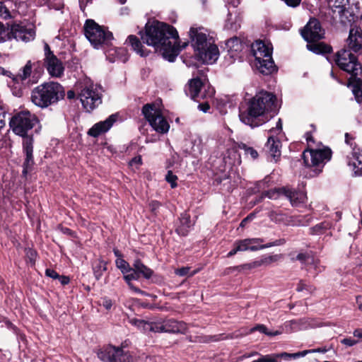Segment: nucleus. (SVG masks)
<instances>
[{"instance_id":"obj_1","label":"nucleus","mask_w":362,"mask_h":362,"mask_svg":"<svg viewBox=\"0 0 362 362\" xmlns=\"http://www.w3.org/2000/svg\"><path fill=\"white\" fill-rule=\"evenodd\" d=\"M144 42L155 47L164 59L173 62L179 54L178 33L171 25L153 21L148 22L141 35Z\"/></svg>"},{"instance_id":"obj_2","label":"nucleus","mask_w":362,"mask_h":362,"mask_svg":"<svg viewBox=\"0 0 362 362\" xmlns=\"http://www.w3.org/2000/svg\"><path fill=\"white\" fill-rule=\"evenodd\" d=\"M276 100L274 95L267 91L257 93L247 103L246 110L240 112V121L251 127L262 125L268 120L266 114L275 110Z\"/></svg>"},{"instance_id":"obj_3","label":"nucleus","mask_w":362,"mask_h":362,"mask_svg":"<svg viewBox=\"0 0 362 362\" xmlns=\"http://www.w3.org/2000/svg\"><path fill=\"white\" fill-rule=\"evenodd\" d=\"M65 95L64 88L57 82L44 83L35 88L31 93V100L37 106L45 108L57 103Z\"/></svg>"},{"instance_id":"obj_4","label":"nucleus","mask_w":362,"mask_h":362,"mask_svg":"<svg viewBox=\"0 0 362 362\" xmlns=\"http://www.w3.org/2000/svg\"><path fill=\"white\" fill-rule=\"evenodd\" d=\"M303 39L308 43V50L315 54H326L332 52V47L323 42H315L324 37L325 31L322 28L320 21L316 18H310L303 29L300 31Z\"/></svg>"},{"instance_id":"obj_5","label":"nucleus","mask_w":362,"mask_h":362,"mask_svg":"<svg viewBox=\"0 0 362 362\" xmlns=\"http://www.w3.org/2000/svg\"><path fill=\"white\" fill-rule=\"evenodd\" d=\"M252 52L255 59V65L263 74L268 75L276 70L274 62L272 57V48L270 45L258 40L251 47Z\"/></svg>"},{"instance_id":"obj_6","label":"nucleus","mask_w":362,"mask_h":362,"mask_svg":"<svg viewBox=\"0 0 362 362\" xmlns=\"http://www.w3.org/2000/svg\"><path fill=\"white\" fill-rule=\"evenodd\" d=\"M84 33L90 44L96 49H99L104 45H109L113 40L111 32L91 19L86 21Z\"/></svg>"},{"instance_id":"obj_7","label":"nucleus","mask_w":362,"mask_h":362,"mask_svg":"<svg viewBox=\"0 0 362 362\" xmlns=\"http://www.w3.org/2000/svg\"><path fill=\"white\" fill-rule=\"evenodd\" d=\"M103 88L90 81H85L81 87L78 98L84 109L90 112L102 103Z\"/></svg>"},{"instance_id":"obj_8","label":"nucleus","mask_w":362,"mask_h":362,"mask_svg":"<svg viewBox=\"0 0 362 362\" xmlns=\"http://www.w3.org/2000/svg\"><path fill=\"white\" fill-rule=\"evenodd\" d=\"M37 117L29 111H21L16 114L10 121V127L13 132L23 139L30 137L28 131L31 130L37 123Z\"/></svg>"},{"instance_id":"obj_9","label":"nucleus","mask_w":362,"mask_h":362,"mask_svg":"<svg viewBox=\"0 0 362 362\" xmlns=\"http://www.w3.org/2000/svg\"><path fill=\"white\" fill-rule=\"evenodd\" d=\"M142 113L149 124L156 132L166 134L170 124L163 117L161 110L156 104H146L142 108Z\"/></svg>"},{"instance_id":"obj_10","label":"nucleus","mask_w":362,"mask_h":362,"mask_svg":"<svg viewBox=\"0 0 362 362\" xmlns=\"http://www.w3.org/2000/svg\"><path fill=\"white\" fill-rule=\"evenodd\" d=\"M335 62L341 70L348 73L351 78H356L362 73L361 64L350 50L342 49L339 51L336 54Z\"/></svg>"},{"instance_id":"obj_11","label":"nucleus","mask_w":362,"mask_h":362,"mask_svg":"<svg viewBox=\"0 0 362 362\" xmlns=\"http://www.w3.org/2000/svg\"><path fill=\"white\" fill-rule=\"evenodd\" d=\"M332 158V151L329 148L322 149H308L303 153V159L307 167L322 168ZM321 171L319 170L318 173Z\"/></svg>"},{"instance_id":"obj_12","label":"nucleus","mask_w":362,"mask_h":362,"mask_svg":"<svg viewBox=\"0 0 362 362\" xmlns=\"http://www.w3.org/2000/svg\"><path fill=\"white\" fill-rule=\"evenodd\" d=\"M98 357L105 362H133L132 356L119 347L107 346L98 352Z\"/></svg>"},{"instance_id":"obj_13","label":"nucleus","mask_w":362,"mask_h":362,"mask_svg":"<svg viewBox=\"0 0 362 362\" xmlns=\"http://www.w3.org/2000/svg\"><path fill=\"white\" fill-rule=\"evenodd\" d=\"M185 92L192 100L197 102L211 98L214 94V90L210 87L206 89L201 80L198 78H192L189 81Z\"/></svg>"},{"instance_id":"obj_14","label":"nucleus","mask_w":362,"mask_h":362,"mask_svg":"<svg viewBox=\"0 0 362 362\" xmlns=\"http://www.w3.org/2000/svg\"><path fill=\"white\" fill-rule=\"evenodd\" d=\"M354 138L349 134H345V141L349 144L352 148V151L350 155L347 156V164L353 171L354 175H362V149L354 145L351 142Z\"/></svg>"},{"instance_id":"obj_15","label":"nucleus","mask_w":362,"mask_h":362,"mask_svg":"<svg viewBox=\"0 0 362 362\" xmlns=\"http://www.w3.org/2000/svg\"><path fill=\"white\" fill-rule=\"evenodd\" d=\"M282 130V122L279 119L276 124V127L269 130L271 135L268 137L266 144V148L269 156L276 162L281 156V144L279 139L274 136V134H278Z\"/></svg>"},{"instance_id":"obj_16","label":"nucleus","mask_w":362,"mask_h":362,"mask_svg":"<svg viewBox=\"0 0 362 362\" xmlns=\"http://www.w3.org/2000/svg\"><path fill=\"white\" fill-rule=\"evenodd\" d=\"M189 36L195 53L213 43L210 39H208L206 30L202 27H192L189 30Z\"/></svg>"},{"instance_id":"obj_17","label":"nucleus","mask_w":362,"mask_h":362,"mask_svg":"<svg viewBox=\"0 0 362 362\" xmlns=\"http://www.w3.org/2000/svg\"><path fill=\"white\" fill-rule=\"evenodd\" d=\"M32 64L30 61H28L27 64L20 70L18 74L13 76V86H14L15 90L13 94L16 96H21L22 95V87L25 86L28 82L26 80L31 74Z\"/></svg>"},{"instance_id":"obj_18","label":"nucleus","mask_w":362,"mask_h":362,"mask_svg":"<svg viewBox=\"0 0 362 362\" xmlns=\"http://www.w3.org/2000/svg\"><path fill=\"white\" fill-rule=\"evenodd\" d=\"M11 33L17 41L25 42L34 40L35 31L33 26H25L22 24H14L11 27Z\"/></svg>"},{"instance_id":"obj_19","label":"nucleus","mask_w":362,"mask_h":362,"mask_svg":"<svg viewBox=\"0 0 362 362\" xmlns=\"http://www.w3.org/2000/svg\"><path fill=\"white\" fill-rule=\"evenodd\" d=\"M23 152L25 155V161L23 163V175L26 176V175L31 171L33 165H34V159H33V136L25 137L23 141Z\"/></svg>"},{"instance_id":"obj_20","label":"nucleus","mask_w":362,"mask_h":362,"mask_svg":"<svg viewBox=\"0 0 362 362\" xmlns=\"http://www.w3.org/2000/svg\"><path fill=\"white\" fill-rule=\"evenodd\" d=\"M159 332L185 334L187 330L186 323L173 319H168L159 322Z\"/></svg>"},{"instance_id":"obj_21","label":"nucleus","mask_w":362,"mask_h":362,"mask_svg":"<svg viewBox=\"0 0 362 362\" xmlns=\"http://www.w3.org/2000/svg\"><path fill=\"white\" fill-rule=\"evenodd\" d=\"M195 55L197 59L202 62L211 64L218 59L219 50L218 47L212 43L195 53Z\"/></svg>"},{"instance_id":"obj_22","label":"nucleus","mask_w":362,"mask_h":362,"mask_svg":"<svg viewBox=\"0 0 362 362\" xmlns=\"http://www.w3.org/2000/svg\"><path fill=\"white\" fill-rule=\"evenodd\" d=\"M346 44L350 51L358 52L362 49V29L360 27L354 25L351 28Z\"/></svg>"},{"instance_id":"obj_23","label":"nucleus","mask_w":362,"mask_h":362,"mask_svg":"<svg viewBox=\"0 0 362 362\" xmlns=\"http://www.w3.org/2000/svg\"><path fill=\"white\" fill-rule=\"evenodd\" d=\"M117 115H111L104 121L95 124L88 132V135L93 137H98L100 134L107 132L116 122Z\"/></svg>"},{"instance_id":"obj_24","label":"nucleus","mask_w":362,"mask_h":362,"mask_svg":"<svg viewBox=\"0 0 362 362\" xmlns=\"http://www.w3.org/2000/svg\"><path fill=\"white\" fill-rule=\"evenodd\" d=\"M356 9L357 4L355 3V4H351L350 6H346L344 9H342V12L336 13L333 16L335 18H338L343 25H346L350 24L352 27L353 25L351 23L358 18L355 13V10Z\"/></svg>"},{"instance_id":"obj_25","label":"nucleus","mask_w":362,"mask_h":362,"mask_svg":"<svg viewBox=\"0 0 362 362\" xmlns=\"http://www.w3.org/2000/svg\"><path fill=\"white\" fill-rule=\"evenodd\" d=\"M44 60L45 65L49 75L56 78H59L63 75L64 67L62 62L56 56H52L50 58Z\"/></svg>"},{"instance_id":"obj_26","label":"nucleus","mask_w":362,"mask_h":362,"mask_svg":"<svg viewBox=\"0 0 362 362\" xmlns=\"http://www.w3.org/2000/svg\"><path fill=\"white\" fill-rule=\"evenodd\" d=\"M261 238H247L235 242L237 250L243 252L246 250L256 251L259 250L257 244L262 243Z\"/></svg>"},{"instance_id":"obj_27","label":"nucleus","mask_w":362,"mask_h":362,"mask_svg":"<svg viewBox=\"0 0 362 362\" xmlns=\"http://www.w3.org/2000/svg\"><path fill=\"white\" fill-rule=\"evenodd\" d=\"M284 196H285L291 202L292 206H296L301 203L305 202L306 194L303 192L293 191L290 189H283Z\"/></svg>"},{"instance_id":"obj_28","label":"nucleus","mask_w":362,"mask_h":362,"mask_svg":"<svg viewBox=\"0 0 362 362\" xmlns=\"http://www.w3.org/2000/svg\"><path fill=\"white\" fill-rule=\"evenodd\" d=\"M190 217L187 214H182L179 219V224L177 226L176 232L182 236L187 235L190 228L192 226Z\"/></svg>"},{"instance_id":"obj_29","label":"nucleus","mask_w":362,"mask_h":362,"mask_svg":"<svg viewBox=\"0 0 362 362\" xmlns=\"http://www.w3.org/2000/svg\"><path fill=\"white\" fill-rule=\"evenodd\" d=\"M127 43L129 44L132 49L141 57H146L148 54V51L144 49V47L139 39L135 35H129L127 40Z\"/></svg>"},{"instance_id":"obj_30","label":"nucleus","mask_w":362,"mask_h":362,"mask_svg":"<svg viewBox=\"0 0 362 362\" xmlns=\"http://www.w3.org/2000/svg\"><path fill=\"white\" fill-rule=\"evenodd\" d=\"M132 267L136 272L139 278L142 276L144 278L148 279L153 274V270L144 265L139 259H136L134 261Z\"/></svg>"},{"instance_id":"obj_31","label":"nucleus","mask_w":362,"mask_h":362,"mask_svg":"<svg viewBox=\"0 0 362 362\" xmlns=\"http://www.w3.org/2000/svg\"><path fill=\"white\" fill-rule=\"evenodd\" d=\"M226 46L228 49V52L232 57H235L237 54L240 52L243 47L241 40L237 37H231L227 40Z\"/></svg>"},{"instance_id":"obj_32","label":"nucleus","mask_w":362,"mask_h":362,"mask_svg":"<svg viewBox=\"0 0 362 362\" xmlns=\"http://www.w3.org/2000/svg\"><path fill=\"white\" fill-rule=\"evenodd\" d=\"M139 279V275H137V273L133 267H131V271H129V273L124 274V279L128 284L129 288L136 293H143L144 292L141 289L135 287L132 283V281L138 280Z\"/></svg>"},{"instance_id":"obj_33","label":"nucleus","mask_w":362,"mask_h":362,"mask_svg":"<svg viewBox=\"0 0 362 362\" xmlns=\"http://www.w3.org/2000/svg\"><path fill=\"white\" fill-rule=\"evenodd\" d=\"M349 81L354 83L353 93L357 103H361L362 101V79L358 76L356 78L349 77Z\"/></svg>"},{"instance_id":"obj_34","label":"nucleus","mask_w":362,"mask_h":362,"mask_svg":"<svg viewBox=\"0 0 362 362\" xmlns=\"http://www.w3.org/2000/svg\"><path fill=\"white\" fill-rule=\"evenodd\" d=\"M332 4L331 5L333 15L336 13L342 12V9L347 6L351 4H355V0H332Z\"/></svg>"},{"instance_id":"obj_35","label":"nucleus","mask_w":362,"mask_h":362,"mask_svg":"<svg viewBox=\"0 0 362 362\" xmlns=\"http://www.w3.org/2000/svg\"><path fill=\"white\" fill-rule=\"evenodd\" d=\"M255 331H258L261 333H263L267 336H276L281 334V332L280 331H275V332H269L268 331L266 326L264 325H257V326L251 328L248 331H245L241 334V335H247L248 334L252 333Z\"/></svg>"},{"instance_id":"obj_36","label":"nucleus","mask_w":362,"mask_h":362,"mask_svg":"<svg viewBox=\"0 0 362 362\" xmlns=\"http://www.w3.org/2000/svg\"><path fill=\"white\" fill-rule=\"evenodd\" d=\"M106 270L107 262L103 259H99L98 262L93 266V273L96 279H100Z\"/></svg>"},{"instance_id":"obj_37","label":"nucleus","mask_w":362,"mask_h":362,"mask_svg":"<svg viewBox=\"0 0 362 362\" xmlns=\"http://www.w3.org/2000/svg\"><path fill=\"white\" fill-rule=\"evenodd\" d=\"M238 148L240 149L243 150L245 152V155L247 158H250L251 159L255 160V159L257 158V157L259 156L257 151L253 147L248 146L245 144L241 143V144H238Z\"/></svg>"},{"instance_id":"obj_38","label":"nucleus","mask_w":362,"mask_h":362,"mask_svg":"<svg viewBox=\"0 0 362 362\" xmlns=\"http://www.w3.org/2000/svg\"><path fill=\"white\" fill-rule=\"evenodd\" d=\"M283 358L281 354H273L264 356H261L258 359L254 360L252 362H280Z\"/></svg>"},{"instance_id":"obj_39","label":"nucleus","mask_w":362,"mask_h":362,"mask_svg":"<svg viewBox=\"0 0 362 362\" xmlns=\"http://www.w3.org/2000/svg\"><path fill=\"white\" fill-rule=\"evenodd\" d=\"M283 189H286L285 187L282 188H274L263 193L264 197H267L272 199H276L281 196H284Z\"/></svg>"},{"instance_id":"obj_40","label":"nucleus","mask_w":362,"mask_h":362,"mask_svg":"<svg viewBox=\"0 0 362 362\" xmlns=\"http://www.w3.org/2000/svg\"><path fill=\"white\" fill-rule=\"evenodd\" d=\"M117 267L120 269L123 274H126L131 271L129 264L122 258H117L115 261Z\"/></svg>"},{"instance_id":"obj_41","label":"nucleus","mask_w":362,"mask_h":362,"mask_svg":"<svg viewBox=\"0 0 362 362\" xmlns=\"http://www.w3.org/2000/svg\"><path fill=\"white\" fill-rule=\"evenodd\" d=\"M310 353H314V351H313L311 349H310V350H305V351L297 352V353H295V354H288V353L284 352V353L281 354V356H282L283 358H284L286 360H288V359L291 358H298V357H303L306 354H310Z\"/></svg>"},{"instance_id":"obj_42","label":"nucleus","mask_w":362,"mask_h":362,"mask_svg":"<svg viewBox=\"0 0 362 362\" xmlns=\"http://www.w3.org/2000/svg\"><path fill=\"white\" fill-rule=\"evenodd\" d=\"M310 353H314V351H313L311 349H310V350H305V351L297 352V353H295V354H288V353L284 352V353L281 354V356H282L283 358H284L286 360H288V359L291 358H298V357H303L306 354H310Z\"/></svg>"},{"instance_id":"obj_43","label":"nucleus","mask_w":362,"mask_h":362,"mask_svg":"<svg viewBox=\"0 0 362 362\" xmlns=\"http://www.w3.org/2000/svg\"><path fill=\"white\" fill-rule=\"evenodd\" d=\"M159 322H145L144 325L142 326L141 330L144 332H159Z\"/></svg>"},{"instance_id":"obj_44","label":"nucleus","mask_w":362,"mask_h":362,"mask_svg":"<svg viewBox=\"0 0 362 362\" xmlns=\"http://www.w3.org/2000/svg\"><path fill=\"white\" fill-rule=\"evenodd\" d=\"M269 217L271 219V221H272L275 223L284 222L285 221V218H286L284 214H283L281 213H279L275 211H272L269 212Z\"/></svg>"},{"instance_id":"obj_45","label":"nucleus","mask_w":362,"mask_h":362,"mask_svg":"<svg viewBox=\"0 0 362 362\" xmlns=\"http://www.w3.org/2000/svg\"><path fill=\"white\" fill-rule=\"evenodd\" d=\"M282 257L281 255H269L267 257H264L262 258V262L263 265H269L272 262H277L280 260Z\"/></svg>"},{"instance_id":"obj_46","label":"nucleus","mask_w":362,"mask_h":362,"mask_svg":"<svg viewBox=\"0 0 362 362\" xmlns=\"http://www.w3.org/2000/svg\"><path fill=\"white\" fill-rule=\"evenodd\" d=\"M192 151L195 156H197L198 155L202 153L203 147L202 141L199 139H195L194 141L193 146L192 147Z\"/></svg>"},{"instance_id":"obj_47","label":"nucleus","mask_w":362,"mask_h":362,"mask_svg":"<svg viewBox=\"0 0 362 362\" xmlns=\"http://www.w3.org/2000/svg\"><path fill=\"white\" fill-rule=\"evenodd\" d=\"M177 177L174 175L171 170H168L165 175V180L170 184V187L172 188H175L177 187Z\"/></svg>"},{"instance_id":"obj_48","label":"nucleus","mask_w":362,"mask_h":362,"mask_svg":"<svg viewBox=\"0 0 362 362\" xmlns=\"http://www.w3.org/2000/svg\"><path fill=\"white\" fill-rule=\"evenodd\" d=\"M115 52L122 62L124 63L128 60L127 51L124 48H117Z\"/></svg>"},{"instance_id":"obj_49","label":"nucleus","mask_w":362,"mask_h":362,"mask_svg":"<svg viewBox=\"0 0 362 362\" xmlns=\"http://www.w3.org/2000/svg\"><path fill=\"white\" fill-rule=\"evenodd\" d=\"M0 17L4 19L11 18V14L8 9L4 6V3L0 1Z\"/></svg>"},{"instance_id":"obj_50","label":"nucleus","mask_w":362,"mask_h":362,"mask_svg":"<svg viewBox=\"0 0 362 362\" xmlns=\"http://www.w3.org/2000/svg\"><path fill=\"white\" fill-rule=\"evenodd\" d=\"M8 35V30L6 29L3 23H0V42L5 41Z\"/></svg>"},{"instance_id":"obj_51","label":"nucleus","mask_w":362,"mask_h":362,"mask_svg":"<svg viewBox=\"0 0 362 362\" xmlns=\"http://www.w3.org/2000/svg\"><path fill=\"white\" fill-rule=\"evenodd\" d=\"M26 256L29 259L30 263L33 264L35 261L36 253L31 249H26Z\"/></svg>"},{"instance_id":"obj_52","label":"nucleus","mask_w":362,"mask_h":362,"mask_svg":"<svg viewBox=\"0 0 362 362\" xmlns=\"http://www.w3.org/2000/svg\"><path fill=\"white\" fill-rule=\"evenodd\" d=\"M262 265H263V264L262 262V259H259V260H257V261L252 262L251 263L245 264L243 266V267L246 268V269H253V268H256L258 267H261Z\"/></svg>"},{"instance_id":"obj_53","label":"nucleus","mask_w":362,"mask_h":362,"mask_svg":"<svg viewBox=\"0 0 362 362\" xmlns=\"http://www.w3.org/2000/svg\"><path fill=\"white\" fill-rule=\"evenodd\" d=\"M189 269H190L189 267H182V268L176 269L175 271V274H177L180 276H185L188 274Z\"/></svg>"},{"instance_id":"obj_54","label":"nucleus","mask_w":362,"mask_h":362,"mask_svg":"<svg viewBox=\"0 0 362 362\" xmlns=\"http://www.w3.org/2000/svg\"><path fill=\"white\" fill-rule=\"evenodd\" d=\"M44 50H45V59L50 58L52 56H55L53 52L50 50V47L47 43H45L44 45Z\"/></svg>"},{"instance_id":"obj_55","label":"nucleus","mask_w":362,"mask_h":362,"mask_svg":"<svg viewBox=\"0 0 362 362\" xmlns=\"http://www.w3.org/2000/svg\"><path fill=\"white\" fill-rule=\"evenodd\" d=\"M45 274L53 279H56L59 277L58 273L51 269H47L45 271Z\"/></svg>"},{"instance_id":"obj_56","label":"nucleus","mask_w":362,"mask_h":362,"mask_svg":"<svg viewBox=\"0 0 362 362\" xmlns=\"http://www.w3.org/2000/svg\"><path fill=\"white\" fill-rule=\"evenodd\" d=\"M341 343L346 346H352L356 344L358 341L351 338H346L341 340Z\"/></svg>"},{"instance_id":"obj_57","label":"nucleus","mask_w":362,"mask_h":362,"mask_svg":"<svg viewBox=\"0 0 362 362\" xmlns=\"http://www.w3.org/2000/svg\"><path fill=\"white\" fill-rule=\"evenodd\" d=\"M160 204L156 200L151 201L149 203V207L152 212L156 213V210L160 207Z\"/></svg>"},{"instance_id":"obj_58","label":"nucleus","mask_w":362,"mask_h":362,"mask_svg":"<svg viewBox=\"0 0 362 362\" xmlns=\"http://www.w3.org/2000/svg\"><path fill=\"white\" fill-rule=\"evenodd\" d=\"M130 322L132 325H135L136 327H137L139 329H140L141 330L142 326L144 325L146 321L142 320H138V319H132V320H131Z\"/></svg>"},{"instance_id":"obj_59","label":"nucleus","mask_w":362,"mask_h":362,"mask_svg":"<svg viewBox=\"0 0 362 362\" xmlns=\"http://www.w3.org/2000/svg\"><path fill=\"white\" fill-rule=\"evenodd\" d=\"M198 108L204 112H207L208 110H209L210 108V105L209 104L207 103V102H204V103H200L199 105H198Z\"/></svg>"},{"instance_id":"obj_60","label":"nucleus","mask_w":362,"mask_h":362,"mask_svg":"<svg viewBox=\"0 0 362 362\" xmlns=\"http://www.w3.org/2000/svg\"><path fill=\"white\" fill-rule=\"evenodd\" d=\"M103 307H105L107 310H109L112 308V302L110 299L109 298H104L103 300Z\"/></svg>"},{"instance_id":"obj_61","label":"nucleus","mask_w":362,"mask_h":362,"mask_svg":"<svg viewBox=\"0 0 362 362\" xmlns=\"http://www.w3.org/2000/svg\"><path fill=\"white\" fill-rule=\"evenodd\" d=\"M0 74L2 75L8 76L9 78H11L12 81H13V76H15L11 71L5 70L4 68H0Z\"/></svg>"},{"instance_id":"obj_62","label":"nucleus","mask_w":362,"mask_h":362,"mask_svg":"<svg viewBox=\"0 0 362 362\" xmlns=\"http://www.w3.org/2000/svg\"><path fill=\"white\" fill-rule=\"evenodd\" d=\"M58 279L62 285H66L69 283V278L67 276H59Z\"/></svg>"},{"instance_id":"obj_63","label":"nucleus","mask_w":362,"mask_h":362,"mask_svg":"<svg viewBox=\"0 0 362 362\" xmlns=\"http://www.w3.org/2000/svg\"><path fill=\"white\" fill-rule=\"evenodd\" d=\"M296 259L300 261L301 262H304L306 259V255L304 253H299L296 256Z\"/></svg>"},{"instance_id":"obj_64","label":"nucleus","mask_w":362,"mask_h":362,"mask_svg":"<svg viewBox=\"0 0 362 362\" xmlns=\"http://www.w3.org/2000/svg\"><path fill=\"white\" fill-rule=\"evenodd\" d=\"M354 336L362 339V329H355L354 332Z\"/></svg>"}]
</instances>
